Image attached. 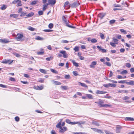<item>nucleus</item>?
Returning a JSON list of instances; mask_svg holds the SVG:
<instances>
[{
	"label": "nucleus",
	"mask_w": 134,
	"mask_h": 134,
	"mask_svg": "<svg viewBox=\"0 0 134 134\" xmlns=\"http://www.w3.org/2000/svg\"><path fill=\"white\" fill-rule=\"evenodd\" d=\"M99 102H96L95 103H96L98 104V106L100 107H110L111 106V105L103 104L104 102L101 99H99Z\"/></svg>",
	"instance_id": "1"
},
{
	"label": "nucleus",
	"mask_w": 134,
	"mask_h": 134,
	"mask_svg": "<svg viewBox=\"0 0 134 134\" xmlns=\"http://www.w3.org/2000/svg\"><path fill=\"white\" fill-rule=\"evenodd\" d=\"M17 37L16 38V40L18 41H22L24 40L23 39V35L18 33L17 34Z\"/></svg>",
	"instance_id": "2"
},
{
	"label": "nucleus",
	"mask_w": 134,
	"mask_h": 134,
	"mask_svg": "<svg viewBox=\"0 0 134 134\" xmlns=\"http://www.w3.org/2000/svg\"><path fill=\"white\" fill-rule=\"evenodd\" d=\"M80 4L79 2L76 1L71 4H70V6L72 8H76Z\"/></svg>",
	"instance_id": "3"
},
{
	"label": "nucleus",
	"mask_w": 134,
	"mask_h": 134,
	"mask_svg": "<svg viewBox=\"0 0 134 134\" xmlns=\"http://www.w3.org/2000/svg\"><path fill=\"white\" fill-rule=\"evenodd\" d=\"M116 133L120 132L122 128V126H118L116 127Z\"/></svg>",
	"instance_id": "4"
},
{
	"label": "nucleus",
	"mask_w": 134,
	"mask_h": 134,
	"mask_svg": "<svg viewBox=\"0 0 134 134\" xmlns=\"http://www.w3.org/2000/svg\"><path fill=\"white\" fill-rule=\"evenodd\" d=\"M59 129V132L62 133H63L67 130V127L65 126L63 127H61Z\"/></svg>",
	"instance_id": "5"
},
{
	"label": "nucleus",
	"mask_w": 134,
	"mask_h": 134,
	"mask_svg": "<svg viewBox=\"0 0 134 134\" xmlns=\"http://www.w3.org/2000/svg\"><path fill=\"white\" fill-rule=\"evenodd\" d=\"M48 2H49L50 5H53L56 3V0H48Z\"/></svg>",
	"instance_id": "6"
},
{
	"label": "nucleus",
	"mask_w": 134,
	"mask_h": 134,
	"mask_svg": "<svg viewBox=\"0 0 134 134\" xmlns=\"http://www.w3.org/2000/svg\"><path fill=\"white\" fill-rule=\"evenodd\" d=\"M92 124L98 126L100 125L98 122L93 120H92Z\"/></svg>",
	"instance_id": "7"
},
{
	"label": "nucleus",
	"mask_w": 134,
	"mask_h": 134,
	"mask_svg": "<svg viewBox=\"0 0 134 134\" xmlns=\"http://www.w3.org/2000/svg\"><path fill=\"white\" fill-rule=\"evenodd\" d=\"M106 14L105 13H101L99 14V16L101 19H102L105 15Z\"/></svg>",
	"instance_id": "8"
},
{
	"label": "nucleus",
	"mask_w": 134,
	"mask_h": 134,
	"mask_svg": "<svg viewBox=\"0 0 134 134\" xmlns=\"http://www.w3.org/2000/svg\"><path fill=\"white\" fill-rule=\"evenodd\" d=\"M125 121H134V119L130 117H127L125 118Z\"/></svg>",
	"instance_id": "9"
},
{
	"label": "nucleus",
	"mask_w": 134,
	"mask_h": 134,
	"mask_svg": "<svg viewBox=\"0 0 134 134\" xmlns=\"http://www.w3.org/2000/svg\"><path fill=\"white\" fill-rule=\"evenodd\" d=\"M0 42L2 43H7L9 42L6 39H0Z\"/></svg>",
	"instance_id": "10"
},
{
	"label": "nucleus",
	"mask_w": 134,
	"mask_h": 134,
	"mask_svg": "<svg viewBox=\"0 0 134 134\" xmlns=\"http://www.w3.org/2000/svg\"><path fill=\"white\" fill-rule=\"evenodd\" d=\"M52 81L54 84L55 85H60L62 84L61 82L55 80H52Z\"/></svg>",
	"instance_id": "11"
},
{
	"label": "nucleus",
	"mask_w": 134,
	"mask_h": 134,
	"mask_svg": "<svg viewBox=\"0 0 134 134\" xmlns=\"http://www.w3.org/2000/svg\"><path fill=\"white\" fill-rule=\"evenodd\" d=\"M107 93V92L104 91H102L98 90L97 91L96 93L97 94H105Z\"/></svg>",
	"instance_id": "12"
},
{
	"label": "nucleus",
	"mask_w": 134,
	"mask_h": 134,
	"mask_svg": "<svg viewBox=\"0 0 134 134\" xmlns=\"http://www.w3.org/2000/svg\"><path fill=\"white\" fill-rule=\"evenodd\" d=\"M97 64V62H92L91 64L90 65V66L91 68H94V66L96 65Z\"/></svg>",
	"instance_id": "13"
},
{
	"label": "nucleus",
	"mask_w": 134,
	"mask_h": 134,
	"mask_svg": "<svg viewBox=\"0 0 134 134\" xmlns=\"http://www.w3.org/2000/svg\"><path fill=\"white\" fill-rule=\"evenodd\" d=\"M97 47L99 49V51L102 52H106V50L104 49H102L100 48L99 46H97Z\"/></svg>",
	"instance_id": "14"
},
{
	"label": "nucleus",
	"mask_w": 134,
	"mask_h": 134,
	"mask_svg": "<svg viewBox=\"0 0 134 134\" xmlns=\"http://www.w3.org/2000/svg\"><path fill=\"white\" fill-rule=\"evenodd\" d=\"M18 16V15L13 14H10V17H13V18H17Z\"/></svg>",
	"instance_id": "15"
},
{
	"label": "nucleus",
	"mask_w": 134,
	"mask_h": 134,
	"mask_svg": "<svg viewBox=\"0 0 134 134\" xmlns=\"http://www.w3.org/2000/svg\"><path fill=\"white\" fill-rule=\"evenodd\" d=\"M71 62L73 63V65L76 67H77L79 66L78 63L75 62V61L74 60H72Z\"/></svg>",
	"instance_id": "16"
},
{
	"label": "nucleus",
	"mask_w": 134,
	"mask_h": 134,
	"mask_svg": "<svg viewBox=\"0 0 134 134\" xmlns=\"http://www.w3.org/2000/svg\"><path fill=\"white\" fill-rule=\"evenodd\" d=\"M66 18V17L64 16H63L62 17V19L64 22L65 23L67 21H68V20H67Z\"/></svg>",
	"instance_id": "17"
},
{
	"label": "nucleus",
	"mask_w": 134,
	"mask_h": 134,
	"mask_svg": "<svg viewBox=\"0 0 134 134\" xmlns=\"http://www.w3.org/2000/svg\"><path fill=\"white\" fill-rule=\"evenodd\" d=\"M9 62V60L6 59H4L1 62L3 64H7Z\"/></svg>",
	"instance_id": "18"
},
{
	"label": "nucleus",
	"mask_w": 134,
	"mask_h": 134,
	"mask_svg": "<svg viewBox=\"0 0 134 134\" xmlns=\"http://www.w3.org/2000/svg\"><path fill=\"white\" fill-rule=\"evenodd\" d=\"M127 84L129 85H134V81H130V82H126Z\"/></svg>",
	"instance_id": "19"
},
{
	"label": "nucleus",
	"mask_w": 134,
	"mask_h": 134,
	"mask_svg": "<svg viewBox=\"0 0 134 134\" xmlns=\"http://www.w3.org/2000/svg\"><path fill=\"white\" fill-rule=\"evenodd\" d=\"M39 71L42 73L46 74L47 73V71L43 69H40L39 70Z\"/></svg>",
	"instance_id": "20"
},
{
	"label": "nucleus",
	"mask_w": 134,
	"mask_h": 134,
	"mask_svg": "<svg viewBox=\"0 0 134 134\" xmlns=\"http://www.w3.org/2000/svg\"><path fill=\"white\" fill-rule=\"evenodd\" d=\"M34 13L31 12V13H29V14L27 15H26V16L27 17H31L32 16H33L34 15Z\"/></svg>",
	"instance_id": "21"
},
{
	"label": "nucleus",
	"mask_w": 134,
	"mask_h": 134,
	"mask_svg": "<svg viewBox=\"0 0 134 134\" xmlns=\"http://www.w3.org/2000/svg\"><path fill=\"white\" fill-rule=\"evenodd\" d=\"M38 3V1H34L30 3V4L31 5H35L36 4Z\"/></svg>",
	"instance_id": "22"
},
{
	"label": "nucleus",
	"mask_w": 134,
	"mask_h": 134,
	"mask_svg": "<svg viewBox=\"0 0 134 134\" xmlns=\"http://www.w3.org/2000/svg\"><path fill=\"white\" fill-rule=\"evenodd\" d=\"M36 39L38 40H44V38L41 37L39 36H37L36 38Z\"/></svg>",
	"instance_id": "23"
},
{
	"label": "nucleus",
	"mask_w": 134,
	"mask_h": 134,
	"mask_svg": "<svg viewBox=\"0 0 134 134\" xmlns=\"http://www.w3.org/2000/svg\"><path fill=\"white\" fill-rule=\"evenodd\" d=\"M61 121H60L56 125V127L60 129L62 127L61 126Z\"/></svg>",
	"instance_id": "24"
},
{
	"label": "nucleus",
	"mask_w": 134,
	"mask_h": 134,
	"mask_svg": "<svg viewBox=\"0 0 134 134\" xmlns=\"http://www.w3.org/2000/svg\"><path fill=\"white\" fill-rule=\"evenodd\" d=\"M87 97H88L90 99H92L93 98L92 96V95L89 94H86Z\"/></svg>",
	"instance_id": "25"
},
{
	"label": "nucleus",
	"mask_w": 134,
	"mask_h": 134,
	"mask_svg": "<svg viewBox=\"0 0 134 134\" xmlns=\"http://www.w3.org/2000/svg\"><path fill=\"white\" fill-rule=\"evenodd\" d=\"M127 73V71L126 70H123V71L120 72V74L122 75H124L126 74Z\"/></svg>",
	"instance_id": "26"
},
{
	"label": "nucleus",
	"mask_w": 134,
	"mask_h": 134,
	"mask_svg": "<svg viewBox=\"0 0 134 134\" xmlns=\"http://www.w3.org/2000/svg\"><path fill=\"white\" fill-rule=\"evenodd\" d=\"M61 87L63 90H66L68 89V87L66 86H61Z\"/></svg>",
	"instance_id": "27"
},
{
	"label": "nucleus",
	"mask_w": 134,
	"mask_h": 134,
	"mask_svg": "<svg viewBox=\"0 0 134 134\" xmlns=\"http://www.w3.org/2000/svg\"><path fill=\"white\" fill-rule=\"evenodd\" d=\"M44 53V51H43L41 52H38L37 53V54L38 55H42Z\"/></svg>",
	"instance_id": "28"
},
{
	"label": "nucleus",
	"mask_w": 134,
	"mask_h": 134,
	"mask_svg": "<svg viewBox=\"0 0 134 134\" xmlns=\"http://www.w3.org/2000/svg\"><path fill=\"white\" fill-rule=\"evenodd\" d=\"M79 83H80V85L82 86L85 87H87V85L85 84L84 83H81L80 82H79Z\"/></svg>",
	"instance_id": "29"
},
{
	"label": "nucleus",
	"mask_w": 134,
	"mask_h": 134,
	"mask_svg": "<svg viewBox=\"0 0 134 134\" xmlns=\"http://www.w3.org/2000/svg\"><path fill=\"white\" fill-rule=\"evenodd\" d=\"M17 3V4L16 5V6L17 7H18L19 6H20L22 5V4L21 3V1L20 0H19V1Z\"/></svg>",
	"instance_id": "30"
},
{
	"label": "nucleus",
	"mask_w": 134,
	"mask_h": 134,
	"mask_svg": "<svg viewBox=\"0 0 134 134\" xmlns=\"http://www.w3.org/2000/svg\"><path fill=\"white\" fill-rule=\"evenodd\" d=\"M51 71L53 72V73H55V74H58V72L57 71H56L55 70L52 69H50Z\"/></svg>",
	"instance_id": "31"
},
{
	"label": "nucleus",
	"mask_w": 134,
	"mask_h": 134,
	"mask_svg": "<svg viewBox=\"0 0 134 134\" xmlns=\"http://www.w3.org/2000/svg\"><path fill=\"white\" fill-rule=\"evenodd\" d=\"M48 26L49 28L52 29L53 26V24L52 23H51L49 24Z\"/></svg>",
	"instance_id": "32"
},
{
	"label": "nucleus",
	"mask_w": 134,
	"mask_h": 134,
	"mask_svg": "<svg viewBox=\"0 0 134 134\" xmlns=\"http://www.w3.org/2000/svg\"><path fill=\"white\" fill-rule=\"evenodd\" d=\"M7 8L6 6L5 5H3L1 8V9L2 10H4Z\"/></svg>",
	"instance_id": "33"
},
{
	"label": "nucleus",
	"mask_w": 134,
	"mask_h": 134,
	"mask_svg": "<svg viewBox=\"0 0 134 134\" xmlns=\"http://www.w3.org/2000/svg\"><path fill=\"white\" fill-rule=\"evenodd\" d=\"M104 64H106L108 66H111V64L109 62H104L103 63Z\"/></svg>",
	"instance_id": "34"
},
{
	"label": "nucleus",
	"mask_w": 134,
	"mask_h": 134,
	"mask_svg": "<svg viewBox=\"0 0 134 134\" xmlns=\"http://www.w3.org/2000/svg\"><path fill=\"white\" fill-rule=\"evenodd\" d=\"M13 54L14 55L18 57H20V55L19 54L16 53H13Z\"/></svg>",
	"instance_id": "35"
},
{
	"label": "nucleus",
	"mask_w": 134,
	"mask_h": 134,
	"mask_svg": "<svg viewBox=\"0 0 134 134\" xmlns=\"http://www.w3.org/2000/svg\"><path fill=\"white\" fill-rule=\"evenodd\" d=\"M43 88V86L42 85H41L40 86H38V90H42Z\"/></svg>",
	"instance_id": "36"
},
{
	"label": "nucleus",
	"mask_w": 134,
	"mask_h": 134,
	"mask_svg": "<svg viewBox=\"0 0 134 134\" xmlns=\"http://www.w3.org/2000/svg\"><path fill=\"white\" fill-rule=\"evenodd\" d=\"M97 40L95 38H93L92 39L91 42L92 43H96L97 42Z\"/></svg>",
	"instance_id": "37"
},
{
	"label": "nucleus",
	"mask_w": 134,
	"mask_h": 134,
	"mask_svg": "<svg viewBox=\"0 0 134 134\" xmlns=\"http://www.w3.org/2000/svg\"><path fill=\"white\" fill-rule=\"evenodd\" d=\"M125 66L126 67L128 68H130L131 66V64L129 63H126V64Z\"/></svg>",
	"instance_id": "38"
},
{
	"label": "nucleus",
	"mask_w": 134,
	"mask_h": 134,
	"mask_svg": "<svg viewBox=\"0 0 134 134\" xmlns=\"http://www.w3.org/2000/svg\"><path fill=\"white\" fill-rule=\"evenodd\" d=\"M29 30H30L32 31H33L35 30V29L31 27H29L28 29Z\"/></svg>",
	"instance_id": "39"
},
{
	"label": "nucleus",
	"mask_w": 134,
	"mask_h": 134,
	"mask_svg": "<svg viewBox=\"0 0 134 134\" xmlns=\"http://www.w3.org/2000/svg\"><path fill=\"white\" fill-rule=\"evenodd\" d=\"M113 41H114L115 43L116 44H118V40L117 39L113 38Z\"/></svg>",
	"instance_id": "40"
},
{
	"label": "nucleus",
	"mask_w": 134,
	"mask_h": 134,
	"mask_svg": "<svg viewBox=\"0 0 134 134\" xmlns=\"http://www.w3.org/2000/svg\"><path fill=\"white\" fill-rule=\"evenodd\" d=\"M115 21V20H112L109 21V23L110 24H112L114 23Z\"/></svg>",
	"instance_id": "41"
},
{
	"label": "nucleus",
	"mask_w": 134,
	"mask_h": 134,
	"mask_svg": "<svg viewBox=\"0 0 134 134\" xmlns=\"http://www.w3.org/2000/svg\"><path fill=\"white\" fill-rule=\"evenodd\" d=\"M26 12H23L20 15V16H23L26 15Z\"/></svg>",
	"instance_id": "42"
},
{
	"label": "nucleus",
	"mask_w": 134,
	"mask_h": 134,
	"mask_svg": "<svg viewBox=\"0 0 134 134\" xmlns=\"http://www.w3.org/2000/svg\"><path fill=\"white\" fill-rule=\"evenodd\" d=\"M74 50L75 51H78L79 50V48L77 47H75L74 48Z\"/></svg>",
	"instance_id": "43"
},
{
	"label": "nucleus",
	"mask_w": 134,
	"mask_h": 134,
	"mask_svg": "<svg viewBox=\"0 0 134 134\" xmlns=\"http://www.w3.org/2000/svg\"><path fill=\"white\" fill-rule=\"evenodd\" d=\"M125 80H121V81H118V82L120 83H124L126 82H125Z\"/></svg>",
	"instance_id": "44"
},
{
	"label": "nucleus",
	"mask_w": 134,
	"mask_h": 134,
	"mask_svg": "<svg viewBox=\"0 0 134 134\" xmlns=\"http://www.w3.org/2000/svg\"><path fill=\"white\" fill-rule=\"evenodd\" d=\"M77 73V72L76 71H73L72 72L73 74L75 76H76L78 75V74Z\"/></svg>",
	"instance_id": "45"
},
{
	"label": "nucleus",
	"mask_w": 134,
	"mask_h": 134,
	"mask_svg": "<svg viewBox=\"0 0 134 134\" xmlns=\"http://www.w3.org/2000/svg\"><path fill=\"white\" fill-rule=\"evenodd\" d=\"M110 83H108L107 84H104L103 86L106 87H108L110 86Z\"/></svg>",
	"instance_id": "46"
},
{
	"label": "nucleus",
	"mask_w": 134,
	"mask_h": 134,
	"mask_svg": "<svg viewBox=\"0 0 134 134\" xmlns=\"http://www.w3.org/2000/svg\"><path fill=\"white\" fill-rule=\"evenodd\" d=\"M120 31L121 32L125 34H127V32L126 31L123 29H120Z\"/></svg>",
	"instance_id": "47"
},
{
	"label": "nucleus",
	"mask_w": 134,
	"mask_h": 134,
	"mask_svg": "<svg viewBox=\"0 0 134 134\" xmlns=\"http://www.w3.org/2000/svg\"><path fill=\"white\" fill-rule=\"evenodd\" d=\"M100 36L101 39H104V37L103 34L102 33H100Z\"/></svg>",
	"instance_id": "48"
},
{
	"label": "nucleus",
	"mask_w": 134,
	"mask_h": 134,
	"mask_svg": "<svg viewBox=\"0 0 134 134\" xmlns=\"http://www.w3.org/2000/svg\"><path fill=\"white\" fill-rule=\"evenodd\" d=\"M44 31L45 32H51L53 31L52 30L50 29L44 30Z\"/></svg>",
	"instance_id": "49"
},
{
	"label": "nucleus",
	"mask_w": 134,
	"mask_h": 134,
	"mask_svg": "<svg viewBox=\"0 0 134 134\" xmlns=\"http://www.w3.org/2000/svg\"><path fill=\"white\" fill-rule=\"evenodd\" d=\"M64 77L65 79H69L70 78V76L69 75H67L65 76Z\"/></svg>",
	"instance_id": "50"
},
{
	"label": "nucleus",
	"mask_w": 134,
	"mask_h": 134,
	"mask_svg": "<svg viewBox=\"0 0 134 134\" xmlns=\"http://www.w3.org/2000/svg\"><path fill=\"white\" fill-rule=\"evenodd\" d=\"M115 43H112V42H110V44L111 46L113 47H115L116 46V45L115 44Z\"/></svg>",
	"instance_id": "51"
},
{
	"label": "nucleus",
	"mask_w": 134,
	"mask_h": 134,
	"mask_svg": "<svg viewBox=\"0 0 134 134\" xmlns=\"http://www.w3.org/2000/svg\"><path fill=\"white\" fill-rule=\"evenodd\" d=\"M38 14L40 15H41L43 14V11L42 10L38 12Z\"/></svg>",
	"instance_id": "52"
},
{
	"label": "nucleus",
	"mask_w": 134,
	"mask_h": 134,
	"mask_svg": "<svg viewBox=\"0 0 134 134\" xmlns=\"http://www.w3.org/2000/svg\"><path fill=\"white\" fill-rule=\"evenodd\" d=\"M24 76L25 77L27 78H29L30 77L29 75L25 74H24Z\"/></svg>",
	"instance_id": "53"
},
{
	"label": "nucleus",
	"mask_w": 134,
	"mask_h": 134,
	"mask_svg": "<svg viewBox=\"0 0 134 134\" xmlns=\"http://www.w3.org/2000/svg\"><path fill=\"white\" fill-rule=\"evenodd\" d=\"M38 81L41 83H43L44 82V80L42 79H39Z\"/></svg>",
	"instance_id": "54"
},
{
	"label": "nucleus",
	"mask_w": 134,
	"mask_h": 134,
	"mask_svg": "<svg viewBox=\"0 0 134 134\" xmlns=\"http://www.w3.org/2000/svg\"><path fill=\"white\" fill-rule=\"evenodd\" d=\"M15 120L17 122L19 121V118L18 116H16L15 117Z\"/></svg>",
	"instance_id": "55"
},
{
	"label": "nucleus",
	"mask_w": 134,
	"mask_h": 134,
	"mask_svg": "<svg viewBox=\"0 0 134 134\" xmlns=\"http://www.w3.org/2000/svg\"><path fill=\"white\" fill-rule=\"evenodd\" d=\"M130 99L129 97L127 96H125L123 97V99L124 100L129 99Z\"/></svg>",
	"instance_id": "56"
},
{
	"label": "nucleus",
	"mask_w": 134,
	"mask_h": 134,
	"mask_svg": "<svg viewBox=\"0 0 134 134\" xmlns=\"http://www.w3.org/2000/svg\"><path fill=\"white\" fill-rule=\"evenodd\" d=\"M0 87L3 88H7V86L2 84H0Z\"/></svg>",
	"instance_id": "57"
},
{
	"label": "nucleus",
	"mask_w": 134,
	"mask_h": 134,
	"mask_svg": "<svg viewBox=\"0 0 134 134\" xmlns=\"http://www.w3.org/2000/svg\"><path fill=\"white\" fill-rule=\"evenodd\" d=\"M19 0H14L12 2V3L13 4H15L18 3Z\"/></svg>",
	"instance_id": "58"
},
{
	"label": "nucleus",
	"mask_w": 134,
	"mask_h": 134,
	"mask_svg": "<svg viewBox=\"0 0 134 134\" xmlns=\"http://www.w3.org/2000/svg\"><path fill=\"white\" fill-rule=\"evenodd\" d=\"M69 41L66 40H63L61 41V42L63 43H68Z\"/></svg>",
	"instance_id": "59"
},
{
	"label": "nucleus",
	"mask_w": 134,
	"mask_h": 134,
	"mask_svg": "<svg viewBox=\"0 0 134 134\" xmlns=\"http://www.w3.org/2000/svg\"><path fill=\"white\" fill-rule=\"evenodd\" d=\"M69 22V21H67L66 22H65V24H66V25L68 27H70V26H71L69 24H68V22Z\"/></svg>",
	"instance_id": "60"
},
{
	"label": "nucleus",
	"mask_w": 134,
	"mask_h": 134,
	"mask_svg": "<svg viewBox=\"0 0 134 134\" xmlns=\"http://www.w3.org/2000/svg\"><path fill=\"white\" fill-rule=\"evenodd\" d=\"M9 80L10 81H15V79L12 77H10L9 78Z\"/></svg>",
	"instance_id": "61"
},
{
	"label": "nucleus",
	"mask_w": 134,
	"mask_h": 134,
	"mask_svg": "<svg viewBox=\"0 0 134 134\" xmlns=\"http://www.w3.org/2000/svg\"><path fill=\"white\" fill-rule=\"evenodd\" d=\"M110 86L113 87H115L116 86V85L114 84H110Z\"/></svg>",
	"instance_id": "62"
},
{
	"label": "nucleus",
	"mask_w": 134,
	"mask_h": 134,
	"mask_svg": "<svg viewBox=\"0 0 134 134\" xmlns=\"http://www.w3.org/2000/svg\"><path fill=\"white\" fill-rule=\"evenodd\" d=\"M66 122L68 124H71V122L70 121L69 119H67L66 120Z\"/></svg>",
	"instance_id": "63"
},
{
	"label": "nucleus",
	"mask_w": 134,
	"mask_h": 134,
	"mask_svg": "<svg viewBox=\"0 0 134 134\" xmlns=\"http://www.w3.org/2000/svg\"><path fill=\"white\" fill-rule=\"evenodd\" d=\"M130 71L132 73L134 72V68H132L130 69Z\"/></svg>",
	"instance_id": "64"
}]
</instances>
